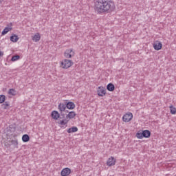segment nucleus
I'll list each match as a JSON object with an SVG mask.
<instances>
[{"label": "nucleus", "instance_id": "nucleus-17", "mask_svg": "<svg viewBox=\"0 0 176 176\" xmlns=\"http://www.w3.org/2000/svg\"><path fill=\"white\" fill-rule=\"evenodd\" d=\"M32 41L34 42H39L41 41V34L39 33H36L33 37Z\"/></svg>", "mask_w": 176, "mask_h": 176}, {"label": "nucleus", "instance_id": "nucleus-23", "mask_svg": "<svg viewBox=\"0 0 176 176\" xmlns=\"http://www.w3.org/2000/svg\"><path fill=\"white\" fill-rule=\"evenodd\" d=\"M170 113L172 114V115H175L176 113V108L175 107H173V104H171L170 107Z\"/></svg>", "mask_w": 176, "mask_h": 176}, {"label": "nucleus", "instance_id": "nucleus-30", "mask_svg": "<svg viewBox=\"0 0 176 176\" xmlns=\"http://www.w3.org/2000/svg\"><path fill=\"white\" fill-rule=\"evenodd\" d=\"M63 129H65V126H64V125H63Z\"/></svg>", "mask_w": 176, "mask_h": 176}, {"label": "nucleus", "instance_id": "nucleus-6", "mask_svg": "<svg viewBox=\"0 0 176 176\" xmlns=\"http://www.w3.org/2000/svg\"><path fill=\"white\" fill-rule=\"evenodd\" d=\"M116 163V159H115V157H111L107 160L106 164L109 167H112V166H115Z\"/></svg>", "mask_w": 176, "mask_h": 176}, {"label": "nucleus", "instance_id": "nucleus-5", "mask_svg": "<svg viewBox=\"0 0 176 176\" xmlns=\"http://www.w3.org/2000/svg\"><path fill=\"white\" fill-rule=\"evenodd\" d=\"M98 96L99 97H104L107 94V89L103 87H98Z\"/></svg>", "mask_w": 176, "mask_h": 176}, {"label": "nucleus", "instance_id": "nucleus-11", "mask_svg": "<svg viewBox=\"0 0 176 176\" xmlns=\"http://www.w3.org/2000/svg\"><path fill=\"white\" fill-rule=\"evenodd\" d=\"M66 104V108H67V109H75V103H74V102H65Z\"/></svg>", "mask_w": 176, "mask_h": 176}, {"label": "nucleus", "instance_id": "nucleus-3", "mask_svg": "<svg viewBox=\"0 0 176 176\" xmlns=\"http://www.w3.org/2000/svg\"><path fill=\"white\" fill-rule=\"evenodd\" d=\"M135 137L138 138V140H142L143 138H149L151 137V131L149 130H144V131H139Z\"/></svg>", "mask_w": 176, "mask_h": 176}, {"label": "nucleus", "instance_id": "nucleus-29", "mask_svg": "<svg viewBox=\"0 0 176 176\" xmlns=\"http://www.w3.org/2000/svg\"><path fill=\"white\" fill-rule=\"evenodd\" d=\"M12 25H12V23H10V27H12Z\"/></svg>", "mask_w": 176, "mask_h": 176}, {"label": "nucleus", "instance_id": "nucleus-16", "mask_svg": "<svg viewBox=\"0 0 176 176\" xmlns=\"http://www.w3.org/2000/svg\"><path fill=\"white\" fill-rule=\"evenodd\" d=\"M10 39L11 42L16 43L17 42V41H19V36H17V34H12V36L10 37Z\"/></svg>", "mask_w": 176, "mask_h": 176}, {"label": "nucleus", "instance_id": "nucleus-15", "mask_svg": "<svg viewBox=\"0 0 176 176\" xmlns=\"http://www.w3.org/2000/svg\"><path fill=\"white\" fill-rule=\"evenodd\" d=\"M67 113H68L67 110H64L63 111H59V115H60V119H63V120H64V119H65L67 118Z\"/></svg>", "mask_w": 176, "mask_h": 176}, {"label": "nucleus", "instance_id": "nucleus-22", "mask_svg": "<svg viewBox=\"0 0 176 176\" xmlns=\"http://www.w3.org/2000/svg\"><path fill=\"white\" fill-rule=\"evenodd\" d=\"M9 31H12V28H8V27L5 28L1 32V35H6V34H8Z\"/></svg>", "mask_w": 176, "mask_h": 176}, {"label": "nucleus", "instance_id": "nucleus-2", "mask_svg": "<svg viewBox=\"0 0 176 176\" xmlns=\"http://www.w3.org/2000/svg\"><path fill=\"white\" fill-rule=\"evenodd\" d=\"M67 113L68 114L66 115L65 119L60 120V122H58V124H60V127L61 128L64 127V126H66V124H68V122L76 116V113H75V111H68Z\"/></svg>", "mask_w": 176, "mask_h": 176}, {"label": "nucleus", "instance_id": "nucleus-4", "mask_svg": "<svg viewBox=\"0 0 176 176\" xmlns=\"http://www.w3.org/2000/svg\"><path fill=\"white\" fill-rule=\"evenodd\" d=\"M60 64L62 68H63L64 69H67L74 65V62H72V60L69 59H64L63 61L60 62Z\"/></svg>", "mask_w": 176, "mask_h": 176}, {"label": "nucleus", "instance_id": "nucleus-18", "mask_svg": "<svg viewBox=\"0 0 176 176\" xmlns=\"http://www.w3.org/2000/svg\"><path fill=\"white\" fill-rule=\"evenodd\" d=\"M107 89L109 91H113L115 90V85L113 83H109L107 86Z\"/></svg>", "mask_w": 176, "mask_h": 176}, {"label": "nucleus", "instance_id": "nucleus-14", "mask_svg": "<svg viewBox=\"0 0 176 176\" xmlns=\"http://www.w3.org/2000/svg\"><path fill=\"white\" fill-rule=\"evenodd\" d=\"M58 109L59 110V112H63V111H66L67 109V104L65 102L64 103H60L58 106Z\"/></svg>", "mask_w": 176, "mask_h": 176}, {"label": "nucleus", "instance_id": "nucleus-24", "mask_svg": "<svg viewBox=\"0 0 176 176\" xmlns=\"http://www.w3.org/2000/svg\"><path fill=\"white\" fill-rule=\"evenodd\" d=\"M16 89H10L8 91V94H10V96H16Z\"/></svg>", "mask_w": 176, "mask_h": 176}, {"label": "nucleus", "instance_id": "nucleus-8", "mask_svg": "<svg viewBox=\"0 0 176 176\" xmlns=\"http://www.w3.org/2000/svg\"><path fill=\"white\" fill-rule=\"evenodd\" d=\"M51 116H52V119H54V120H58V119H60V113H58V111H57L56 110H54L52 112Z\"/></svg>", "mask_w": 176, "mask_h": 176}, {"label": "nucleus", "instance_id": "nucleus-13", "mask_svg": "<svg viewBox=\"0 0 176 176\" xmlns=\"http://www.w3.org/2000/svg\"><path fill=\"white\" fill-rule=\"evenodd\" d=\"M72 52V49H69L67 50L65 52H64V56L66 58H72V54H71Z\"/></svg>", "mask_w": 176, "mask_h": 176}, {"label": "nucleus", "instance_id": "nucleus-28", "mask_svg": "<svg viewBox=\"0 0 176 176\" xmlns=\"http://www.w3.org/2000/svg\"><path fill=\"white\" fill-rule=\"evenodd\" d=\"M3 0H0V3H3Z\"/></svg>", "mask_w": 176, "mask_h": 176}, {"label": "nucleus", "instance_id": "nucleus-9", "mask_svg": "<svg viewBox=\"0 0 176 176\" xmlns=\"http://www.w3.org/2000/svg\"><path fill=\"white\" fill-rule=\"evenodd\" d=\"M71 174V168H65L60 172L61 176H68Z\"/></svg>", "mask_w": 176, "mask_h": 176}, {"label": "nucleus", "instance_id": "nucleus-26", "mask_svg": "<svg viewBox=\"0 0 176 176\" xmlns=\"http://www.w3.org/2000/svg\"><path fill=\"white\" fill-rule=\"evenodd\" d=\"M17 60H20V55L13 56L11 58V61L12 62L17 61Z\"/></svg>", "mask_w": 176, "mask_h": 176}, {"label": "nucleus", "instance_id": "nucleus-21", "mask_svg": "<svg viewBox=\"0 0 176 176\" xmlns=\"http://www.w3.org/2000/svg\"><path fill=\"white\" fill-rule=\"evenodd\" d=\"M23 142H28L30 141V135L25 134L22 136Z\"/></svg>", "mask_w": 176, "mask_h": 176}, {"label": "nucleus", "instance_id": "nucleus-27", "mask_svg": "<svg viewBox=\"0 0 176 176\" xmlns=\"http://www.w3.org/2000/svg\"><path fill=\"white\" fill-rule=\"evenodd\" d=\"M2 56H3V52L0 51V57H1Z\"/></svg>", "mask_w": 176, "mask_h": 176}, {"label": "nucleus", "instance_id": "nucleus-7", "mask_svg": "<svg viewBox=\"0 0 176 176\" xmlns=\"http://www.w3.org/2000/svg\"><path fill=\"white\" fill-rule=\"evenodd\" d=\"M133 119V113H126L122 117L123 122H130Z\"/></svg>", "mask_w": 176, "mask_h": 176}, {"label": "nucleus", "instance_id": "nucleus-20", "mask_svg": "<svg viewBox=\"0 0 176 176\" xmlns=\"http://www.w3.org/2000/svg\"><path fill=\"white\" fill-rule=\"evenodd\" d=\"M76 131H78V127L76 126H72L67 129L69 134H71V133H76Z\"/></svg>", "mask_w": 176, "mask_h": 176}, {"label": "nucleus", "instance_id": "nucleus-1", "mask_svg": "<svg viewBox=\"0 0 176 176\" xmlns=\"http://www.w3.org/2000/svg\"><path fill=\"white\" fill-rule=\"evenodd\" d=\"M115 9V3L112 0H96L94 4V10L98 14L111 13Z\"/></svg>", "mask_w": 176, "mask_h": 176}, {"label": "nucleus", "instance_id": "nucleus-25", "mask_svg": "<svg viewBox=\"0 0 176 176\" xmlns=\"http://www.w3.org/2000/svg\"><path fill=\"white\" fill-rule=\"evenodd\" d=\"M6 101V96L5 95H0V104H3Z\"/></svg>", "mask_w": 176, "mask_h": 176}, {"label": "nucleus", "instance_id": "nucleus-10", "mask_svg": "<svg viewBox=\"0 0 176 176\" xmlns=\"http://www.w3.org/2000/svg\"><path fill=\"white\" fill-rule=\"evenodd\" d=\"M163 47V44L160 41H156L153 43V48L155 50H160Z\"/></svg>", "mask_w": 176, "mask_h": 176}, {"label": "nucleus", "instance_id": "nucleus-19", "mask_svg": "<svg viewBox=\"0 0 176 176\" xmlns=\"http://www.w3.org/2000/svg\"><path fill=\"white\" fill-rule=\"evenodd\" d=\"M2 109H8L9 107H10V102L9 101L4 102V103H1Z\"/></svg>", "mask_w": 176, "mask_h": 176}, {"label": "nucleus", "instance_id": "nucleus-12", "mask_svg": "<svg viewBox=\"0 0 176 176\" xmlns=\"http://www.w3.org/2000/svg\"><path fill=\"white\" fill-rule=\"evenodd\" d=\"M10 142L11 144L7 143L6 146H11V145H13L14 148H19V141L17 140H11Z\"/></svg>", "mask_w": 176, "mask_h": 176}]
</instances>
